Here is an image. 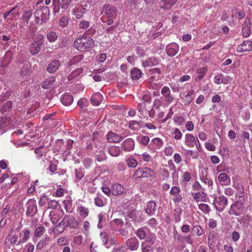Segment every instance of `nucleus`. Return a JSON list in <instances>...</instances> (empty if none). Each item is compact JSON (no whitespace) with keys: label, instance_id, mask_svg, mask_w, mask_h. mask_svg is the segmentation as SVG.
Returning a JSON list of instances; mask_svg holds the SVG:
<instances>
[{"label":"nucleus","instance_id":"nucleus-1","mask_svg":"<svg viewBox=\"0 0 252 252\" xmlns=\"http://www.w3.org/2000/svg\"><path fill=\"white\" fill-rule=\"evenodd\" d=\"M74 45L77 50L85 52L89 50L94 46V41L90 37L83 36L76 38Z\"/></svg>","mask_w":252,"mask_h":252},{"label":"nucleus","instance_id":"nucleus-2","mask_svg":"<svg viewBox=\"0 0 252 252\" xmlns=\"http://www.w3.org/2000/svg\"><path fill=\"white\" fill-rule=\"evenodd\" d=\"M50 10L48 7L42 6L34 12L35 22L42 24L49 19Z\"/></svg>","mask_w":252,"mask_h":252},{"label":"nucleus","instance_id":"nucleus-3","mask_svg":"<svg viewBox=\"0 0 252 252\" xmlns=\"http://www.w3.org/2000/svg\"><path fill=\"white\" fill-rule=\"evenodd\" d=\"M154 171L147 167H142L138 168L133 175V178H149L154 176Z\"/></svg>","mask_w":252,"mask_h":252},{"label":"nucleus","instance_id":"nucleus-4","mask_svg":"<svg viewBox=\"0 0 252 252\" xmlns=\"http://www.w3.org/2000/svg\"><path fill=\"white\" fill-rule=\"evenodd\" d=\"M244 204L241 200L236 201L231 204L228 211L229 215L240 216L243 212Z\"/></svg>","mask_w":252,"mask_h":252},{"label":"nucleus","instance_id":"nucleus-5","mask_svg":"<svg viewBox=\"0 0 252 252\" xmlns=\"http://www.w3.org/2000/svg\"><path fill=\"white\" fill-rule=\"evenodd\" d=\"M72 0H53V12L56 14L60 12V8L66 9Z\"/></svg>","mask_w":252,"mask_h":252},{"label":"nucleus","instance_id":"nucleus-6","mask_svg":"<svg viewBox=\"0 0 252 252\" xmlns=\"http://www.w3.org/2000/svg\"><path fill=\"white\" fill-rule=\"evenodd\" d=\"M156 236L155 234L151 235L147 239L141 243L142 252H150L152 250V246L155 242Z\"/></svg>","mask_w":252,"mask_h":252},{"label":"nucleus","instance_id":"nucleus-7","mask_svg":"<svg viewBox=\"0 0 252 252\" xmlns=\"http://www.w3.org/2000/svg\"><path fill=\"white\" fill-rule=\"evenodd\" d=\"M39 39L37 40H34V41L31 44L30 47V52L32 55L36 54L40 50V45H41L43 42L42 39L43 38V35L42 34H39L38 35Z\"/></svg>","mask_w":252,"mask_h":252},{"label":"nucleus","instance_id":"nucleus-8","mask_svg":"<svg viewBox=\"0 0 252 252\" xmlns=\"http://www.w3.org/2000/svg\"><path fill=\"white\" fill-rule=\"evenodd\" d=\"M19 238L20 236L18 234L14 233L13 230H10L5 240L12 246H18L21 245V243H20Z\"/></svg>","mask_w":252,"mask_h":252},{"label":"nucleus","instance_id":"nucleus-9","mask_svg":"<svg viewBox=\"0 0 252 252\" xmlns=\"http://www.w3.org/2000/svg\"><path fill=\"white\" fill-rule=\"evenodd\" d=\"M26 215L30 217H33L37 212L36 201L34 199H29L26 203Z\"/></svg>","mask_w":252,"mask_h":252},{"label":"nucleus","instance_id":"nucleus-10","mask_svg":"<svg viewBox=\"0 0 252 252\" xmlns=\"http://www.w3.org/2000/svg\"><path fill=\"white\" fill-rule=\"evenodd\" d=\"M170 195L172 197V199L174 203H179L182 200V196L181 193V189L180 187L177 186L172 187Z\"/></svg>","mask_w":252,"mask_h":252},{"label":"nucleus","instance_id":"nucleus-11","mask_svg":"<svg viewBox=\"0 0 252 252\" xmlns=\"http://www.w3.org/2000/svg\"><path fill=\"white\" fill-rule=\"evenodd\" d=\"M61 223L65 224L66 226H69L71 228H76L78 225V221L74 216L68 215L64 217Z\"/></svg>","mask_w":252,"mask_h":252},{"label":"nucleus","instance_id":"nucleus-12","mask_svg":"<svg viewBox=\"0 0 252 252\" xmlns=\"http://www.w3.org/2000/svg\"><path fill=\"white\" fill-rule=\"evenodd\" d=\"M163 141L161 138L156 137L151 140L148 148L153 152H155L157 149L161 148L163 146Z\"/></svg>","mask_w":252,"mask_h":252},{"label":"nucleus","instance_id":"nucleus-13","mask_svg":"<svg viewBox=\"0 0 252 252\" xmlns=\"http://www.w3.org/2000/svg\"><path fill=\"white\" fill-rule=\"evenodd\" d=\"M232 80V78L229 76H224L221 73L215 76L214 78V83L218 85L229 84L231 82Z\"/></svg>","mask_w":252,"mask_h":252},{"label":"nucleus","instance_id":"nucleus-14","mask_svg":"<svg viewBox=\"0 0 252 252\" xmlns=\"http://www.w3.org/2000/svg\"><path fill=\"white\" fill-rule=\"evenodd\" d=\"M103 10L108 17H117V8L113 5L105 4L103 6Z\"/></svg>","mask_w":252,"mask_h":252},{"label":"nucleus","instance_id":"nucleus-15","mask_svg":"<svg viewBox=\"0 0 252 252\" xmlns=\"http://www.w3.org/2000/svg\"><path fill=\"white\" fill-rule=\"evenodd\" d=\"M179 50V46L176 43H171L168 44L166 47L167 54L170 57L175 56Z\"/></svg>","mask_w":252,"mask_h":252},{"label":"nucleus","instance_id":"nucleus-16","mask_svg":"<svg viewBox=\"0 0 252 252\" xmlns=\"http://www.w3.org/2000/svg\"><path fill=\"white\" fill-rule=\"evenodd\" d=\"M139 242L135 237H132L126 242V246L131 251H136L139 248Z\"/></svg>","mask_w":252,"mask_h":252},{"label":"nucleus","instance_id":"nucleus-17","mask_svg":"<svg viewBox=\"0 0 252 252\" xmlns=\"http://www.w3.org/2000/svg\"><path fill=\"white\" fill-rule=\"evenodd\" d=\"M106 138L109 142L116 143L121 142L124 138L122 135L112 131L108 132L106 135Z\"/></svg>","mask_w":252,"mask_h":252},{"label":"nucleus","instance_id":"nucleus-18","mask_svg":"<svg viewBox=\"0 0 252 252\" xmlns=\"http://www.w3.org/2000/svg\"><path fill=\"white\" fill-rule=\"evenodd\" d=\"M61 66V62L59 60H53L48 64L46 70L50 73L55 72Z\"/></svg>","mask_w":252,"mask_h":252},{"label":"nucleus","instance_id":"nucleus-19","mask_svg":"<svg viewBox=\"0 0 252 252\" xmlns=\"http://www.w3.org/2000/svg\"><path fill=\"white\" fill-rule=\"evenodd\" d=\"M161 93L165 101L167 103H171L173 100V97L171 94V91L168 87L164 86L161 90Z\"/></svg>","mask_w":252,"mask_h":252},{"label":"nucleus","instance_id":"nucleus-20","mask_svg":"<svg viewBox=\"0 0 252 252\" xmlns=\"http://www.w3.org/2000/svg\"><path fill=\"white\" fill-rule=\"evenodd\" d=\"M135 146L134 141L131 138L125 139L122 143L123 150L126 152L132 151Z\"/></svg>","mask_w":252,"mask_h":252},{"label":"nucleus","instance_id":"nucleus-21","mask_svg":"<svg viewBox=\"0 0 252 252\" xmlns=\"http://www.w3.org/2000/svg\"><path fill=\"white\" fill-rule=\"evenodd\" d=\"M197 140V138L195 137L192 134L188 133L185 136V144L188 147L193 148Z\"/></svg>","mask_w":252,"mask_h":252},{"label":"nucleus","instance_id":"nucleus-22","mask_svg":"<svg viewBox=\"0 0 252 252\" xmlns=\"http://www.w3.org/2000/svg\"><path fill=\"white\" fill-rule=\"evenodd\" d=\"M191 195L197 202L199 201L205 202L207 200V194L203 191L192 192Z\"/></svg>","mask_w":252,"mask_h":252},{"label":"nucleus","instance_id":"nucleus-23","mask_svg":"<svg viewBox=\"0 0 252 252\" xmlns=\"http://www.w3.org/2000/svg\"><path fill=\"white\" fill-rule=\"evenodd\" d=\"M252 50V41H245L241 45H239L236 51L238 52H243Z\"/></svg>","mask_w":252,"mask_h":252},{"label":"nucleus","instance_id":"nucleus-24","mask_svg":"<svg viewBox=\"0 0 252 252\" xmlns=\"http://www.w3.org/2000/svg\"><path fill=\"white\" fill-rule=\"evenodd\" d=\"M218 181L222 186H228L230 184V178L225 173H221L218 176Z\"/></svg>","mask_w":252,"mask_h":252},{"label":"nucleus","instance_id":"nucleus-25","mask_svg":"<svg viewBox=\"0 0 252 252\" xmlns=\"http://www.w3.org/2000/svg\"><path fill=\"white\" fill-rule=\"evenodd\" d=\"M177 2V0H161L159 6L164 10H169Z\"/></svg>","mask_w":252,"mask_h":252},{"label":"nucleus","instance_id":"nucleus-26","mask_svg":"<svg viewBox=\"0 0 252 252\" xmlns=\"http://www.w3.org/2000/svg\"><path fill=\"white\" fill-rule=\"evenodd\" d=\"M32 15V10H29L24 12L22 16L23 23L20 25V27L24 28L25 26L27 27L29 25V20L31 18Z\"/></svg>","mask_w":252,"mask_h":252},{"label":"nucleus","instance_id":"nucleus-27","mask_svg":"<svg viewBox=\"0 0 252 252\" xmlns=\"http://www.w3.org/2000/svg\"><path fill=\"white\" fill-rule=\"evenodd\" d=\"M216 203L220 206V207L218 209L216 207L217 210L219 211H222L224 208L226 207L228 204V199L224 195H221L218 197L216 200Z\"/></svg>","mask_w":252,"mask_h":252},{"label":"nucleus","instance_id":"nucleus-28","mask_svg":"<svg viewBox=\"0 0 252 252\" xmlns=\"http://www.w3.org/2000/svg\"><path fill=\"white\" fill-rule=\"evenodd\" d=\"M107 151L112 157H118L122 153L121 147L115 145H110L109 146L107 149Z\"/></svg>","mask_w":252,"mask_h":252},{"label":"nucleus","instance_id":"nucleus-29","mask_svg":"<svg viewBox=\"0 0 252 252\" xmlns=\"http://www.w3.org/2000/svg\"><path fill=\"white\" fill-rule=\"evenodd\" d=\"M250 21L248 18H246L242 25V33L244 37H247L251 34Z\"/></svg>","mask_w":252,"mask_h":252},{"label":"nucleus","instance_id":"nucleus-30","mask_svg":"<svg viewBox=\"0 0 252 252\" xmlns=\"http://www.w3.org/2000/svg\"><path fill=\"white\" fill-rule=\"evenodd\" d=\"M61 102L65 106H69L73 101V96L69 93L64 94L61 97Z\"/></svg>","mask_w":252,"mask_h":252},{"label":"nucleus","instance_id":"nucleus-31","mask_svg":"<svg viewBox=\"0 0 252 252\" xmlns=\"http://www.w3.org/2000/svg\"><path fill=\"white\" fill-rule=\"evenodd\" d=\"M111 192L114 195L122 194L125 192V189L123 186L119 184H115L112 186Z\"/></svg>","mask_w":252,"mask_h":252},{"label":"nucleus","instance_id":"nucleus-32","mask_svg":"<svg viewBox=\"0 0 252 252\" xmlns=\"http://www.w3.org/2000/svg\"><path fill=\"white\" fill-rule=\"evenodd\" d=\"M56 81V78L54 76H51L45 79L41 84V87L44 89H48L51 88Z\"/></svg>","mask_w":252,"mask_h":252},{"label":"nucleus","instance_id":"nucleus-33","mask_svg":"<svg viewBox=\"0 0 252 252\" xmlns=\"http://www.w3.org/2000/svg\"><path fill=\"white\" fill-rule=\"evenodd\" d=\"M158 60L155 57L148 58L146 61L142 63V65L145 68L151 66H155L158 64Z\"/></svg>","mask_w":252,"mask_h":252},{"label":"nucleus","instance_id":"nucleus-34","mask_svg":"<svg viewBox=\"0 0 252 252\" xmlns=\"http://www.w3.org/2000/svg\"><path fill=\"white\" fill-rule=\"evenodd\" d=\"M157 204L155 202L150 201L148 202L146 212L150 215H154L156 211Z\"/></svg>","mask_w":252,"mask_h":252},{"label":"nucleus","instance_id":"nucleus-35","mask_svg":"<svg viewBox=\"0 0 252 252\" xmlns=\"http://www.w3.org/2000/svg\"><path fill=\"white\" fill-rule=\"evenodd\" d=\"M73 13L76 19H80L85 12V9L82 5H77L73 9Z\"/></svg>","mask_w":252,"mask_h":252},{"label":"nucleus","instance_id":"nucleus-36","mask_svg":"<svg viewBox=\"0 0 252 252\" xmlns=\"http://www.w3.org/2000/svg\"><path fill=\"white\" fill-rule=\"evenodd\" d=\"M77 211L79 213L80 217L83 219L86 218L89 214V208H86L82 205H81L77 208Z\"/></svg>","mask_w":252,"mask_h":252},{"label":"nucleus","instance_id":"nucleus-37","mask_svg":"<svg viewBox=\"0 0 252 252\" xmlns=\"http://www.w3.org/2000/svg\"><path fill=\"white\" fill-rule=\"evenodd\" d=\"M191 232L197 236H202L205 232L204 229L199 225H193L191 228Z\"/></svg>","mask_w":252,"mask_h":252},{"label":"nucleus","instance_id":"nucleus-38","mask_svg":"<svg viewBox=\"0 0 252 252\" xmlns=\"http://www.w3.org/2000/svg\"><path fill=\"white\" fill-rule=\"evenodd\" d=\"M82 68H78L72 71L68 76V81H72L83 73Z\"/></svg>","mask_w":252,"mask_h":252},{"label":"nucleus","instance_id":"nucleus-39","mask_svg":"<svg viewBox=\"0 0 252 252\" xmlns=\"http://www.w3.org/2000/svg\"><path fill=\"white\" fill-rule=\"evenodd\" d=\"M130 74L133 80H137L142 76V73L139 69L135 67L131 70Z\"/></svg>","mask_w":252,"mask_h":252},{"label":"nucleus","instance_id":"nucleus-40","mask_svg":"<svg viewBox=\"0 0 252 252\" xmlns=\"http://www.w3.org/2000/svg\"><path fill=\"white\" fill-rule=\"evenodd\" d=\"M102 98V95L100 93H97L92 95L91 100L93 104L97 106L100 104Z\"/></svg>","mask_w":252,"mask_h":252},{"label":"nucleus","instance_id":"nucleus-41","mask_svg":"<svg viewBox=\"0 0 252 252\" xmlns=\"http://www.w3.org/2000/svg\"><path fill=\"white\" fill-rule=\"evenodd\" d=\"M31 232L29 230L24 229L22 231V234L20 236H22V238L20 239V243L21 245L26 243L30 237Z\"/></svg>","mask_w":252,"mask_h":252},{"label":"nucleus","instance_id":"nucleus-42","mask_svg":"<svg viewBox=\"0 0 252 252\" xmlns=\"http://www.w3.org/2000/svg\"><path fill=\"white\" fill-rule=\"evenodd\" d=\"M63 204L64 209L67 213L69 214H71L73 213V210L72 207V201L70 199H65L63 200Z\"/></svg>","mask_w":252,"mask_h":252},{"label":"nucleus","instance_id":"nucleus-43","mask_svg":"<svg viewBox=\"0 0 252 252\" xmlns=\"http://www.w3.org/2000/svg\"><path fill=\"white\" fill-rule=\"evenodd\" d=\"M12 57L9 53H6L1 62V66L5 68L11 61Z\"/></svg>","mask_w":252,"mask_h":252},{"label":"nucleus","instance_id":"nucleus-44","mask_svg":"<svg viewBox=\"0 0 252 252\" xmlns=\"http://www.w3.org/2000/svg\"><path fill=\"white\" fill-rule=\"evenodd\" d=\"M140 123V121H130L128 123V127L132 130H138L141 128Z\"/></svg>","mask_w":252,"mask_h":252},{"label":"nucleus","instance_id":"nucleus-45","mask_svg":"<svg viewBox=\"0 0 252 252\" xmlns=\"http://www.w3.org/2000/svg\"><path fill=\"white\" fill-rule=\"evenodd\" d=\"M64 142L63 139H58L56 142L55 145V149L58 152H65V150L63 149Z\"/></svg>","mask_w":252,"mask_h":252},{"label":"nucleus","instance_id":"nucleus-46","mask_svg":"<svg viewBox=\"0 0 252 252\" xmlns=\"http://www.w3.org/2000/svg\"><path fill=\"white\" fill-rule=\"evenodd\" d=\"M207 70V68H206L205 67L197 69L196 72L199 74V75L197 76L195 78V81L196 82H199L201 79H202L204 77Z\"/></svg>","mask_w":252,"mask_h":252},{"label":"nucleus","instance_id":"nucleus-47","mask_svg":"<svg viewBox=\"0 0 252 252\" xmlns=\"http://www.w3.org/2000/svg\"><path fill=\"white\" fill-rule=\"evenodd\" d=\"M194 91L191 90L189 91L187 94H183V96L182 97V99H184V101L186 102L188 104H189L193 100V98L192 97V94H194Z\"/></svg>","mask_w":252,"mask_h":252},{"label":"nucleus","instance_id":"nucleus-48","mask_svg":"<svg viewBox=\"0 0 252 252\" xmlns=\"http://www.w3.org/2000/svg\"><path fill=\"white\" fill-rule=\"evenodd\" d=\"M69 23V17L67 15H63L59 20V25L62 28H65Z\"/></svg>","mask_w":252,"mask_h":252},{"label":"nucleus","instance_id":"nucleus-49","mask_svg":"<svg viewBox=\"0 0 252 252\" xmlns=\"http://www.w3.org/2000/svg\"><path fill=\"white\" fill-rule=\"evenodd\" d=\"M47 38L50 42H54L58 39L57 33L54 31H50L47 34Z\"/></svg>","mask_w":252,"mask_h":252},{"label":"nucleus","instance_id":"nucleus-50","mask_svg":"<svg viewBox=\"0 0 252 252\" xmlns=\"http://www.w3.org/2000/svg\"><path fill=\"white\" fill-rule=\"evenodd\" d=\"M49 240V238H46L45 239H42L40 240L36 245V249L39 250H41L42 248L46 247L48 245Z\"/></svg>","mask_w":252,"mask_h":252},{"label":"nucleus","instance_id":"nucleus-51","mask_svg":"<svg viewBox=\"0 0 252 252\" xmlns=\"http://www.w3.org/2000/svg\"><path fill=\"white\" fill-rule=\"evenodd\" d=\"M172 134L174 135V138L176 140H181L182 138L183 134L180 130L175 127L173 129Z\"/></svg>","mask_w":252,"mask_h":252},{"label":"nucleus","instance_id":"nucleus-52","mask_svg":"<svg viewBox=\"0 0 252 252\" xmlns=\"http://www.w3.org/2000/svg\"><path fill=\"white\" fill-rule=\"evenodd\" d=\"M174 122L179 126L184 125L185 122V118L180 116H175L174 117Z\"/></svg>","mask_w":252,"mask_h":252},{"label":"nucleus","instance_id":"nucleus-53","mask_svg":"<svg viewBox=\"0 0 252 252\" xmlns=\"http://www.w3.org/2000/svg\"><path fill=\"white\" fill-rule=\"evenodd\" d=\"M47 206L49 209L56 210L59 206V203L55 200H51L48 201Z\"/></svg>","mask_w":252,"mask_h":252},{"label":"nucleus","instance_id":"nucleus-54","mask_svg":"<svg viewBox=\"0 0 252 252\" xmlns=\"http://www.w3.org/2000/svg\"><path fill=\"white\" fill-rule=\"evenodd\" d=\"M45 228L43 226L37 227L34 231V235L36 237H41L45 232Z\"/></svg>","mask_w":252,"mask_h":252},{"label":"nucleus","instance_id":"nucleus-55","mask_svg":"<svg viewBox=\"0 0 252 252\" xmlns=\"http://www.w3.org/2000/svg\"><path fill=\"white\" fill-rule=\"evenodd\" d=\"M199 209L204 212L205 214H208L210 211V207L206 204L200 203L198 205Z\"/></svg>","mask_w":252,"mask_h":252},{"label":"nucleus","instance_id":"nucleus-56","mask_svg":"<svg viewBox=\"0 0 252 252\" xmlns=\"http://www.w3.org/2000/svg\"><path fill=\"white\" fill-rule=\"evenodd\" d=\"M127 163L129 167H136L138 165L137 160L133 158H129L127 160Z\"/></svg>","mask_w":252,"mask_h":252},{"label":"nucleus","instance_id":"nucleus-57","mask_svg":"<svg viewBox=\"0 0 252 252\" xmlns=\"http://www.w3.org/2000/svg\"><path fill=\"white\" fill-rule=\"evenodd\" d=\"M182 178L183 182L187 183L191 180V175L189 172L185 171V172H184Z\"/></svg>","mask_w":252,"mask_h":252},{"label":"nucleus","instance_id":"nucleus-58","mask_svg":"<svg viewBox=\"0 0 252 252\" xmlns=\"http://www.w3.org/2000/svg\"><path fill=\"white\" fill-rule=\"evenodd\" d=\"M127 249L124 245L115 247L112 252H127Z\"/></svg>","mask_w":252,"mask_h":252},{"label":"nucleus","instance_id":"nucleus-59","mask_svg":"<svg viewBox=\"0 0 252 252\" xmlns=\"http://www.w3.org/2000/svg\"><path fill=\"white\" fill-rule=\"evenodd\" d=\"M136 236L140 240H143L146 237V232L142 228H139L137 230L136 232Z\"/></svg>","mask_w":252,"mask_h":252},{"label":"nucleus","instance_id":"nucleus-60","mask_svg":"<svg viewBox=\"0 0 252 252\" xmlns=\"http://www.w3.org/2000/svg\"><path fill=\"white\" fill-rule=\"evenodd\" d=\"M138 156L140 159L145 162L149 161L152 158L151 156L146 153H144L141 155H139Z\"/></svg>","mask_w":252,"mask_h":252},{"label":"nucleus","instance_id":"nucleus-61","mask_svg":"<svg viewBox=\"0 0 252 252\" xmlns=\"http://www.w3.org/2000/svg\"><path fill=\"white\" fill-rule=\"evenodd\" d=\"M12 102L11 101H7L5 102L1 107V110L6 112L12 108Z\"/></svg>","mask_w":252,"mask_h":252},{"label":"nucleus","instance_id":"nucleus-62","mask_svg":"<svg viewBox=\"0 0 252 252\" xmlns=\"http://www.w3.org/2000/svg\"><path fill=\"white\" fill-rule=\"evenodd\" d=\"M94 203L98 207H103L104 205V201L99 196L95 198Z\"/></svg>","mask_w":252,"mask_h":252},{"label":"nucleus","instance_id":"nucleus-63","mask_svg":"<svg viewBox=\"0 0 252 252\" xmlns=\"http://www.w3.org/2000/svg\"><path fill=\"white\" fill-rule=\"evenodd\" d=\"M233 187L238 191L244 190V189L242 184L239 182H233Z\"/></svg>","mask_w":252,"mask_h":252},{"label":"nucleus","instance_id":"nucleus-64","mask_svg":"<svg viewBox=\"0 0 252 252\" xmlns=\"http://www.w3.org/2000/svg\"><path fill=\"white\" fill-rule=\"evenodd\" d=\"M34 246L31 243H28L25 247V250L23 252H33Z\"/></svg>","mask_w":252,"mask_h":252}]
</instances>
